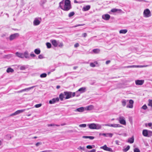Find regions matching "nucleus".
<instances>
[{
  "label": "nucleus",
  "instance_id": "4c0bfd02",
  "mask_svg": "<svg viewBox=\"0 0 152 152\" xmlns=\"http://www.w3.org/2000/svg\"><path fill=\"white\" fill-rule=\"evenodd\" d=\"M148 105L151 106L152 107V100L149 99L148 100Z\"/></svg>",
  "mask_w": 152,
  "mask_h": 152
},
{
  "label": "nucleus",
  "instance_id": "f257e3e1",
  "mask_svg": "<svg viewBox=\"0 0 152 152\" xmlns=\"http://www.w3.org/2000/svg\"><path fill=\"white\" fill-rule=\"evenodd\" d=\"M59 7L62 10L68 11L72 8V6L69 0H62L59 3Z\"/></svg>",
  "mask_w": 152,
  "mask_h": 152
},
{
  "label": "nucleus",
  "instance_id": "69168bd1",
  "mask_svg": "<svg viewBox=\"0 0 152 152\" xmlns=\"http://www.w3.org/2000/svg\"><path fill=\"white\" fill-rule=\"evenodd\" d=\"M102 126H109V124H104L102 125H101Z\"/></svg>",
  "mask_w": 152,
  "mask_h": 152
},
{
  "label": "nucleus",
  "instance_id": "09e8293b",
  "mask_svg": "<svg viewBox=\"0 0 152 152\" xmlns=\"http://www.w3.org/2000/svg\"><path fill=\"white\" fill-rule=\"evenodd\" d=\"M38 58L39 59H42L44 58V57L42 55L40 54L38 56Z\"/></svg>",
  "mask_w": 152,
  "mask_h": 152
},
{
  "label": "nucleus",
  "instance_id": "dca6fc26",
  "mask_svg": "<svg viewBox=\"0 0 152 152\" xmlns=\"http://www.w3.org/2000/svg\"><path fill=\"white\" fill-rule=\"evenodd\" d=\"M86 88L85 87H82L79 88L77 91L76 93H78L79 92H80V93H82L84 92L86 90Z\"/></svg>",
  "mask_w": 152,
  "mask_h": 152
},
{
  "label": "nucleus",
  "instance_id": "aec40b11",
  "mask_svg": "<svg viewBox=\"0 0 152 152\" xmlns=\"http://www.w3.org/2000/svg\"><path fill=\"white\" fill-rule=\"evenodd\" d=\"M16 56L21 58H24V56L23 55V53H19L18 52H16L15 53Z\"/></svg>",
  "mask_w": 152,
  "mask_h": 152
},
{
  "label": "nucleus",
  "instance_id": "bf43d9fd",
  "mask_svg": "<svg viewBox=\"0 0 152 152\" xmlns=\"http://www.w3.org/2000/svg\"><path fill=\"white\" fill-rule=\"evenodd\" d=\"M96 150L95 149H93L92 150L88 151V152H96Z\"/></svg>",
  "mask_w": 152,
  "mask_h": 152
},
{
  "label": "nucleus",
  "instance_id": "3c124183",
  "mask_svg": "<svg viewBox=\"0 0 152 152\" xmlns=\"http://www.w3.org/2000/svg\"><path fill=\"white\" fill-rule=\"evenodd\" d=\"M30 56L32 57H35L36 56V55L34 54L33 52L30 54Z\"/></svg>",
  "mask_w": 152,
  "mask_h": 152
},
{
  "label": "nucleus",
  "instance_id": "8fccbe9b",
  "mask_svg": "<svg viewBox=\"0 0 152 152\" xmlns=\"http://www.w3.org/2000/svg\"><path fill=\"white\" fill-rule=\"evenodd\" d=\"M86 148L88 149H91L93 148V147L92 145H88L86 146Z\"/></svg>",
  "mask_w": 152,
  "mask_h": 152
},
{
  "label": "nucleus",
  "instance_id": "0eeeda50",
  "mask_svg": "<svg viewBox=\"0 0 152 152\" xmlns=\"http://www.w3.org/2000/svg\"><path fill=\"white\" fill-rule=\"evenodd\" d=\"M100 148L103 149L105 151H108L110 152H114V151L111 148L107 147L106 145H104V146L101 147H100Z\"/></svg>",
  "mask_w": 152,
  "mask_h": 152
},
{
  "label": "nucleus",
  "instance_id": "39448f33",
  "mask_svg": "<svg viewBox=\"0 0 152 152\" xmlns=\"http://www.w3.org/2000/svg\"><path fill=\"white\" fill-rule=\"evenodd\" d=\"M143 15L145 17L148 18L151 16V13L150 10L146 9H145L143 12Z\"/></svg>",
  "mask_w": 152,
  "mask_h": 152
},
{
  "label": "nucleus",
  "instance_id": "a878e982",
  "mask_svg": "<svg viewBox=\"0 0 152 152\" xmlns=\"http://www.w3.org/2000/svg\"><path fill=\"white\" fill-rule=\"evenodd\" d=\"M134 139L133 136L131 138H129L128 139V142L130 143H132L134 142Z\"/></svg>",
  "mask_w": 152,
  "mask_h": 152
},
{
  "label": "nucleus",
  "instance_id": "603ef678",
  "mask_svg": "<svg viewBox=\"0 0 152 152\" xmlns=\"http://www.w3.org/2000/svg\"><path fill=\"white\" fill-rule=\"evenodd\" d=\"M79 44L78 43H76L74 45V47L75 48H77L79 47Z\"/></svg>",
  "mask_w": 152,
  "mask_h": 152
},
{
  "label": "nucleus",
  "instance_id": "1a4fd4ad",
  "mask_svg": "<svg viewBox=\"0 0 152 152\" xmlns=\"http://www.w3.org/2000/svg\"><path fill=\"white\" fill-rule=\"evenodd\" d=\"M19 36V34L18 33H15L12 34L9 37L10 40V41H12L18 37Z\"/></svg>",
  "mask_w": 152,
  "mask_h": 152
},
{
  "label": "nucleus",
  "instance_id": "de8ad7c7",
  "mask_svg": "<svg viewBox=\"0 0 152 152\" xmlns=\"http://www.w3.org/2000/svg\"><path fill=\"white\" fill-rule=\"evenodd\" d=\"M90 66L92 67H94L96 66L95 64L93 63H90Z\"/></svg>",
  "mask_w": 152,
  "mask_h": 152
},
{
  "label": "nucleus",
  "instance_id": "cd10ccee",
  "mask_svg": "<svg viewBox=\"0 0 152 152\" xmlns=\"http://www.w3.org/2000/svg\"><path fill=\"white\" fill-rule=\"evenodd\" d=\"M64 46L63 43L62 42H60L59 41H58V46L60 48H62Z\"/></svg>",
  "mask_w": 152,
  "mask_h": 152
},
{
  "label": "nucleus",
  "instance_id": "4468645a",
  "mask_svg": "<svg viewBox=\"0 0 152 152\" xmlns=\"http://www.w3.org/2000/svg\"><path fill=\"white\" fill-rule=\"evenodd\" d=\"M40 21L37 18H35L33 21V25L34 26H38L40 24Z\"/></svg>",
  "mask_w": 152,
  "mask_h": 152
},
{
  "label": "nucleus",
  "instance_id": "9b49d317",
  "mask_svg": "<svg viewBox=\"0 0 152 152\" xmlns=\"http://www.w3.org/2000/svg\"><path fill=\"white\" fill-rule=\"evenodd\" d=\"M26 110V109H23V110H18L16 111L14 113H13L11 115V116H13V115H18L22 113H23L24 112V111Z\"/></svg>",
  "mask_w": 152,
  "mask_h": 152
},
{
  "label": "nucleus",
  "instance_id": "5fc2aeb1",
  "mask_svg": "<svg viewBox=\"0 0 152 152\" xmlns=\"http://www.w3.org/2000/svg\"><path fill=\"white\" fill-rule=\"evenodd\" d=\"M82 36L84 37H86L87 36V34L86 33H84L82 34Z\"/></svg>",
  "mask_w": 152,
  "mask_h": 152
},
{
  "label": "nucleus",
  "instance_id": "4d7b16f0",
  "mask_svg": "<svg viewBox=\"0 0 152 152\" xmlns=\"http://www.w3.org/2000/svg\"><path fill=\"white\" fill-rule=\"evenodd\" d=\"M94 138V137L91 136H89L88 138L90 139L91 140H93Z\"/></svg>",
  "mask_w": 152,
  "mask_h": 152
},
{
  "label": "nucleus",
  "instance_id": "9d476101",
  "mask_svg": "<svg viewBox=\"0 0 152 152\" xmlns=\"http://www.w3.org/2000/svg\"><path fill=\"white\" fill-rule=\"evenodd\" d=\"M59 101V99L58 97L54 98L49 101V103L50 104H55Z\"/></svg>",
  "mask_w": 152,
  "mask_h": 152
},
{
  "label": "nucleus",
  "instance_id": "58836bf2",
  "mask_svg": "<svg viewBox=\"0 0 152 152\" xmlns=\"http://www.w3.org/2000/svg\"><path fill=\"white\" fill-rule=\"evenodd\" d=\"M46 45L47 46V48H51V44L49 42H47L46 43Z\"/></svg>",
  "mask_w": 152,
  "mask_h": 152
},
{
  "label": "nucleus",
  "instance_id": "e433bc0d",
  "mask_svg": "<svg viewBox=\"0 0 152 152\" xmlns=\"http://www.w3.org/2000/svg\"><path fill=\"white\" fill-rule=\"evenodd\" d=\"M47 75L45 73H43L41 74L40 75V77L41 78H44L47 76Z\"/></svg>",
  "mask_w": 152,
  "mask_h": 152
},
{
  "label": "nucleus",
  "instance_id": "774afa93",
  "mask_svg": "<svg viewBox=\"0 0 152 152\" xmlns=\"http://www.w3.org/2000/svg\"><path fill=\"white\" fill-rule=\"evenodd\" d=\"M60 88V86H56V88L57 89L59 88Z\"/></svg>",
  "mask_w": 152,
  "mask_h": 152
},
{
  "label": "nucleus",
  "instance_id": "f03ea898",
  "mask_svg": "<svg viewBox=\"0 0 152 152\" xmlns=\"http://www.w3.org/2000/svg\"><path fill=\"white\" fill-rule=\"evenodd\" d=\"M72 92L69 91H64L63 93H61L59 95V98L62 101L64 98V96H66L65 99H68L72 97Z\"/></svg>",
  "mask_w": 152,
  "mask_h": 152
},
{
  "label": "nucleus",
  "instance_id": "e2e57ef3",
  "mask_svg": "<svg viewBox=\"0 0 152 152\" xmlns=\"http://www.w3.org/2000/svg\"><path fill=\"white\" fill-rule=\"evenodd\" d=\"M89 136H84L83 137V138L85 139L88 138Z\"/></svg>",
  "mask_w": 152,
  "mask_h": 152
},
{
  "label": "nucleus",
  "instance_id": "f704fd0d",
  "mask_svg": "<svg viewBox=\"0 0 152 152\" xmlns=\"http://www.w3.org/2000/svg\"><path fill=\"white\" fill-rule=\"evenodd\" d=\"M130 146L128 145L126 148H124L123 149V151L124 152H126L129 150L130 148Z\"/></svg>",
  "mask_w": 152,
  "mask_h": 152
},
{
  "label": "nucleus",
  "instance_id": "a18cd8bd",
  "mask_svg": "<svg viewBox=\"0 0 152 152\" xmlns=\"http://www.w3.org/2000/svg\"><path fill=\"white\" fill-rule=\"evenodd\" d=\"M147 107L146 105L145 104L143 105L141 107L142 109H144V110H145L146 109H147Z\"/></svg>",
  "mask_w": 152,
  "mask_h": 152
},
{
  "label": "nucleus",
  "instance_id": "0e129e2a",
  "mask_svg": "<svg viewBox=\"0 0 152 152\" xmlns=\"http://www.w3.org/2000/svg\"><path fill=\"white\" fill-rule=\"evenodd\" d=\"M110 60H108V61H107L106 62V64H108L109 63H110Z\"/></svg>",
  "mask_w": 152,
  "mask_h": 152
},
{
  "label": "nucleus",
  "instance_id": "2f4dec72",
  "mask_svg": "<svg viewBox=\"0 0 152 152\" xmlns=\"http://www.w3.org/2000/svg\"><path fill=\"white\" fill-rule=\"evenodd\" d=\"M128 102V100H123L122 101V105L124 106H125L126 103Z\"/></svg>",
  "mask_w": 152,
  "mask_h": 152
},
{
  "label": "nucleus",
  "instance_id": "864d4df0",
  "mask_svg": "<svg viewBox=\"0 0 152 152\" xmlns=\"http://www.w3.org/2000/svg\"><path fill=\"white\" fill-rule=\"evenodd\" d=\"M42 144V143L41 142H38L37 143H36V144H35V145L37 146H39V145H40Z\"/></svg>",
  "mask_w": 152,
  "mask_h": 152
},
{
  "label": "nucleus",
  "instance_id": "6e6552de",
  "mask_svg": "<svg viewBox=\"0 0 152 152\" xmlns=\"http://www.w3.org/2000/svg\"><path fill=\"white\" fill-rule=\"evenodd\" d=\"M100 148L103 149L105 151H108L110 152H114V151L111 148L107 147L106 145H104V146L101 147H100Z\"/></svg>",
  "mask_w": 152,
  "mask_h": 152
},
{
  "label": "nucleus",
  "instance_id": "37998d69",
  "mask_svg": "<svg viewBox=\"0 0 152 152\" xmlns=\"http://www.w3.org/2000/svg\"><path fill=\"white\" fill-rule=\"evenodd\" d=\"M113 135V134L112 133H107L106 137H112Z\"/></svg>",
  "mask_w": 152,
  "mask_h": 152
},
{
  "label": "nucleus",
  "instance_id": "052dcab7",
  "mask_svg": "<svg viewBox=\"0 0 152 152\" xmlns=\"http://www.w3.org/2000/svg\"><path fill=\"white\" fill-rule=\"evenodd\" d=\"M76 95V92H72V96L74 97Z\"/></svg>",
  "mask_w": 152,
  "mask_h": 152
},
{
  "label": "nucleus",
  "instance_id": "7c9ffc66",
  "mask_svg": "<svg viewBox=\"0 0 152 152\" xmlns=\"http://www.w3.org/2000/svg\"><path fill=\"white\" fill-rule=\"evenodd\" d=\"M34 52L37 54H39L40 53V50L39 49H36L34 50Z\"/></svg>",
  "mask_w": 152,
  "mask_h": 152
},
{
  "label": "nucleus",
  "instance_id": "13d9d810",
  "mask_svg": "<svg viewBox=\"0 0 152 152\" xmlns=\"http://www.w3.org/2000/svg\"><path fill=\"white\" fill-rule=\"evenodd\" d=\"M78 149H80L82 150L83 151H84L85 150V148L84 147H83L81 146H80L79 147Z\"/></svg>",
  "mask_w": 152,
  "mask_h": 152
},
{
  "label": "nucleus",
  "instance_id": "2eb2a0df",
  "mask_svg": "<svg viewBox=\"0 0 152 152\" xmlns=\"http://www.w3.org/2000/svg\"><path fill=\"white\" fill-rule=\"evenodd\" d=\"M35 86H33L31 87H30L29 88H25L24 89H22L21 90H20L18 91V93H21L23 92L26 91H29L30 90L33 88L34 87H35Z\"/></svg>",
  "mask_w": 152,
  "mask_h": 152
},
{
  "label": "nucleus",
  "instance_id": "ddd939ff",
  "mask_svg": "<svg viewBox=\"0 0 152 152\" xmlns=\"http://www.w3.org/2000/svg\"><path fill=\"white\" fill-rule=\"evenodd\" d=\"M144 80H135V84L137 85H142L144 83Z\"/></svg>",
  "mask_w": 152,
  "mask_h": 152
},
{
  "label": "nucleus",
  "instance_id": "c9c22d12",
  "mask_svg": "<svg viewBox=\"0 0 152 152\" xmlns=\"http://www.w3.org/2000/svg\"><path fill=\"white\" fill-rule=\"evenodd\" d=\"M60 126V125H58V124H48L47 125V126H48V127H50V126Z\"/></svg>",
  "mask_w": 152,
  "mask_h": 152
},
{
  "label": "nucleus",
  "instance_id": "a211bd4d",
  "mask_svg": "<svg viewBox=\"0 0 152 152\" xmlns=\"http://www.w3.org/2000/svg\"><path fill=\"white\" fill-rule=\"evenodd\" d=\"M110 18V16L109 14H106L102 16V18L105 20H109Z\"/></svg>",
  "mask_w": 152,
  "mask_h": 152
},
{
  "label": "nucleus",
  "instance_id": "412c9836",
  "mask_svg": "<svg viewBox=\"0 0 152 152\" xmlns=\"http://www.w3.org/2000/svg\"><path fill=\"white\" fill-rule=\"evenodd\" d=\"M23 55L24 56V58L25 57L26 58H28V59H30V57L27 51H25L24 53H23Z\"/></svg>",
  "mask_w": 152,
  "mask_h": 152
},
{
  "label": "nucleus",
  "instance_id": "79ce46f5",
  "mask_svg": "<svg viewBox=\"0 0 152 152\" xmlns=\"http://www.w3.org/2000/svg\"><path fill=\"white\" fill-rule=\"evenodd\" d=\"M79 126L80 127L85 128L86 126V124H80Z\"/></svg>",
  "mask_w": 152,
  "mask_h": 152
},
{
  "label": "nucleus",
  "instance_id": "20e7f679",
  "mask_svg": "<svg viewBox=\"0 0 152 152\" xmlns=\"http://www.w3.org/2000/svg\"><path fill=\"white\" fill-rule=\"evenodd\" d=\"M143 135L146 137H150L152 136V132L148 131L146 129H144L142 131Z\"/></svg>",
  "mask_w": 152,
  "mask_h": 152
},
{
  "label": "nucleus",
  "instance_id": "c03bdc74",
  "mask_svg": "<svg viewBox=\"0 0 152 152\" xmlns=\"http://www.w3.org/2000/svg\"><path fill=\"white\" fill-rule=\"evenodd\" d=\"M134 152H140V150L137 148H135L134 150Z\"/></svg>",
  "mask_w": 152,
  "mask_h": 152
},
{
  "label": "nucleus",
  "instance_id": "680f3d73",
  "mask_svg": "<svg viewBox=\"0 0 152 152\" xmlns=\"http://www.w3.org/2000/svg\"><path fill=\"white\" fill-rule=\"evenodd\" d=\"M148 126L149 127H151L152 126V123H149L148 124Z\"/></svg>",
  "mask_w": 152,
  "mask_h": 152
},
{
  "label": "nucleus",
  "instance_id": "49530a36",
  "mask_svg": "<svg viewBox=\"0 0 152 152\" xmlns=\"http://www.w3.org/2000/svg\"><path fill=\"white\" fill-rule=\"evenodd\" d=\"M42 106V104H36L34 107L36 108H38Z\"/></svg>",
  "mask_w": 152,
  "mask_h": 152
},
{
  "label": "nucleus",
  "instance_id": "4be33fe9",
  "mask_svg": "<svg viewBox=\"0 0 152 152\" xmlns=\"http://www.w3.org/2000/svg\"><path fill=\"white\" fill-rule=\"evenodd\" d=\"M18 67L21 70H24L28 68V65H19Z\"/></svg>",
  "mask_w": 152,
  "mask_h": 152
},
{
  "label": "nucleus",
  "instance_id": "6e6d98bb",
  "mask_svg": "<svg viewBox=\"0 0 152 152\" xmlns=\"http://www.w3.org/2000/svg\"><path fill=\"white\" fill-rule=\"evenodd\" d=\"M79 92V93H76V96L77 97H78L80 95L81 93H80V92Z\"/></svg>",
  "mask_w": 152,
  "mask_h": 152
},
{
  "label": "nucleus",
  "instance_id": "72a5a7b5",
  "mask_svg": "<svg viewBox=\"0 0 152 152\" xmlns=\"http://www.w3.org/2000/svg\"><path fill=\"white\" fill-rule=\"evenodd\" d=\"M46 2V0H42L40 2V4L41 6H43Z\"/></svg>",
  "mask_w": 152,
  "mask_h": 152
},
{
  "label": "nucleus",
  "instance_id": "f3484780",
  "mask_svg": "<svg viewBox=\"0 0 152 152\" xmlns=\"http://www.w3.org/2000/svg\"><path fill=\"white\" fill-rule=\"evenodd\" d=\"M134 101L133 100L131 99L129 101V104L126 106L127 107L132 108L133 107Z\"/></svg>",
  "mask_w": 152,
  "mask_h": 152
},
{
  "label": "nucleus",
  "instance_id": "338daca9",
  "mask_svg": "<svg viewBox=\"0 0 152 152\" xmlns=\"http://www.w3.org/2000/svg\"><path fill=\"white\" fill-rule=\"evenodd\" d=\"M102 135L106 137L107 133H102Z\"/></svg>",
  "mask_w": 152,
  "mask_h": 152
},
{
  "label": "nucleus",
  "instance_id": "6ab92c4d",
  "mask_svg": "<svg viewBox=\"0 0 152 152\" xmlns=\"http://www.w3.org/2000/svg\"><path fill=\"white\" fill-rule=\"evenodd\" d=\"M109 126L112 127L114 128L120 127L122 126L121 125L118 124H109Z\"/></svg>",
  "mask_w": 152,
  "mask_h": 152
},
{
  "label": "nucleus",
  "instance_id": "423d86ee",
  "mask_svg": "<svg viewBox=\"0 0 152 152\" xmlns=\"http://www.w3.org/2000/svg\"><path fill=\"white\" fill-rule=\"evenodd\" d=\"M120 124L123 125H126V122L125 120V118L123 116H120L118 118V119Z\"/></svg>",
  "mask_w": 152,
  "mask_h": 152
},
{
  "label": "nucleus",
  "instance_id": "a19ab883",
  "mask_svg": "<svg viewBox=\"0 0 152 152\" xmlns=\"http://www.w3.org/2000/svg\"><path fill=\"white\" fill-rule=\"evenodd\" d=\"M75 14V13L73 12H71L70 13H69L68 16L69 17H71L72 16H73Z\"/></svg>",
  "mask_w": 152,
  "mask_h": 152
},
{
  "label": "nucleus",
  "instance_id": "473e14b6",
  "mask_svg": "<svg viewBox=\"0 0 152 152\" xmlns=\"http://www.w3.org/2000/svg\"><path fill=\"white\" fill-rule=\"evenodd\" d=\"M100 50L97 49H94L93 50V52L95 53H98L100 52Z\"/></svg>",
  "mask_w": 152,
  "mask_h": 152
},
{
  "label": "nucleus",
  "instance_id": "f8f14e48",
  "mask_svg": "<svg viewBox=\"0 0 152 152\" xmlns=\"http://www.w3.org/2000/svg\"><path fill=\"white\" fill-rule=\"evenodd\" d=\"M50 41L54 47H58V41H56L55 39H51Z\"/></svg>",
  "mask_w": 152,
  "mask_h": 152
},
{
  "label": "nucleus",
  "instance_id": "c85d7f7f",
  "mask_svg": "<svg viewBox=\"0 0 152 152\" xmlns=\"http://www.w3.org/2000/svg\"><path fill=\"white\" fill-rule=\"evenodd\" d=\"M121 11V10L115 8H113L111 9V11L113 12H117L118 11Z\"/></svg>",
  "mask_w": 152,
  "mask_h": 152
},
{
  "label": "nucleus",
  "instance_id": "ea45409f",
  "mask_svg": "<svg viewBox=\"0 0 152 152\" xmlns=\"http://www.w3.org/2000/svg\"><path fill=\"white\" fill-rule=\"evenodd\" d=\"M93 108V106L92 105L88 106L87 107V109L88 110H91Z\"/></svg>",
  "mask_w": 152,
  "mask_h": 152
},
{
  "label": "nucleus",
  "instance_id": "b1692460",
  "mask_svg": "<svg viewBox=\"0 0 152 152\" xmlns=\"http://www.w3.org/2000/svg\"><path fill=\"white\" fill-rule=\"evenodd\" d=\"M90 7H91L90 5H88L84 7L82 9V10L84 11H86L90 9Z\"/></svg>",
  "mask_w": 152,
  "mask_h": 152
},
{
  "label": "nucleus",
  "instance_id": "c756f323",
  "mask_svg": "<svg viewBox=\"0 0 152 152\" xmlns=\"http://www.w3.org/2000/svg\"><path fill=\"white\" fill-rule=\"evenodd\" d=\"M14 71V70L11 68H8L7 70V73L12 72Z\"/></svg>",
  "mask_w": 152,
  "mask_h": 152
},
{
  "label": "nucleus",
  "instance_id": "393cba45",
  "mask_svg": "<svg viewBox=\"0 0 152 152\" xmlns=\"http://www.w3.org/2000/svg\"><path fill=\"white\" fill-rule=\"evenodd\" d=\"M142 66H139V65H131L126 66L125 67L126 68H134V67H143Z\"/></svg>",
  "mask_w": 152,
  "mask_h": 152
},
{
  "label": "nucleus",
  "instance_id": "5701e85b",
  "mask_svg": "<svg viewBox=\"0 0 152 152\" xmlns=\"http://www.w3.org/2000/svg\"><path fill=\"white\" fill-rule=\"evenodd\" d=\"M84 110V108L83 107H81L76 109L74 111L75 112H83Z\"/></svg>",
  "mask_w": 152,
  "mask_h": 152
},
{
  "label": "nucleus",
  "instance_id": "7ed1b4c3",
  "mask_svg": "<svg viewBox=\"0 0 152 152\" xmlns=\"http://www.w3.org/2000/svg\"><path fill=\"white\" fill-rule=\"evenodd\" d=\"M88 128L90 129H99L102 128V125L97 124L91 123L87 125Z\"/></svg>",
  "mask_w": 152,
  "mask_h": 152
},
{
  "label": "nucleus",
  "instance_id": "bb28decb",
  "mask_svg": "<svg viewBox=\"0 0 152 152\" xmlns=\"http://www.w3.org/2000/svg\"><path fill=\"white\" fill-rule=\"evenodd\" d=\"M127 32V30L126 29H122L119 31V33L120 34H125Z\"/></svg>",
  "mask_w": 152,
  "mask_h": 152
}]
</instances>
